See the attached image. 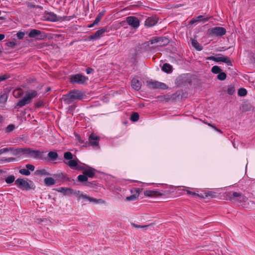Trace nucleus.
<instances>
[{"label":"nucleus","mask_w":255,"mask_h":255,"mask_svg":"<svg viewBox=\"0 0 255 255\" xmlns=\"http://www.w3.org/2000/svg\"><path fill=\"white\" fill-rule=\"evenodd\" d=\"M84 97V95L82 92L78 90H73L64 95L63 99L67 103L70 104L74 100H82Z\"/></svg>","instance_id":"nucleus-1"},{"label":"nucleus","mask_w":255,"mask_h":255,"mask_svg":"<svg viewBox=\"0 0 255 255\" xmlns=\"http://www.w3.org/2000/svg\"><path fill=\"white\" fill-rule=\"evenodd\" d=\"M37 96V92L35 90H29L26 92L24 97L19 100L17 103V106L22 107L29 104L32 99Z\"/></svg>","instance_id":"nucleus-2"},{"label":"nucleus","mask_w":255,"mask_h":255,"mask_svg":"<svg viewBox=\"0 0 255 255\" xmlns=\"http://www.w3.org/2000/svg\"><path fill=\"white\" fill-rule=\"evenodd\" d=\"M78 200L83 199L84 201H88L89 202L94 203L96 204H105V201L102 199H96L93 197L88 196L86 194L81 193L80 191H75L74 192Z\"/></svg>","instance_id":"nucleus-3"},{"label":"nucleus","mask_w":255,"mask_h":255,"mask_svg":"<svg viewBox=\"0 0 255 255\" xmlns=\"http://www.w3.org/2000/svg\"><path fill=\"white\" fill-rule=\"evenodd\" d=\"M65 163L71 168L75 170H82L84 168V164L81 163L78 160L71 159Z\"/></svg>","instance_id":"nucleus-4"},{"label":"nucleus","mask_w":255,"mask_h":255,"mask_svg":"<svg viewBox=\"0 0 255 255\" xmlns=\"http://www.w3.org/2000/svg\"><path fill=\"white\" fill-rule=\"evenodd\" d=\"M88 80V77L81 74H75L71 76L70 81L72 83L84 84Z\"/></svg>","instance_id":"nucleus-5"},{"label":"nucleus","mask_w":255,"mask_h":255,"mask_svg":"<svg viewBox=\"0 0 255 255\" xmlns=\"http://www.w3.org/2000/svg\"><path fill=\"white\" fill-rule=\"evenodd\" d=\"M226 33V30L222 27H215L210 29V34L212 36H221Z\"/></svg>","instance_id":"nucleus-6"},{"label":"nucleus","mask_w":255,"mask_h":255,"mask_svg":"<svg viewBox=\"0 0 255 255\" xmlns=\"http://www.w3.org/2000/svg\"><path fill=\"white\" fill-rule=\"evenodd\" d=\"M126 21L129 26L134 29H137L139 26V20L135 16H128L126 18Z\"/></svg>","instance_id":"nucleus-7"},{"label":"nucleus","mask_w":255,"mask_h":255,"mask_svg":"<svg viewBox=\"0 0 255 255\" xmlns=\"http://www.w3.org/2000/svg\"><path fill=\"white\" fill-rule=\"evenodd\" d=\"M15 184L19 188L22 190H29L30 187L28 182L21 178H18L15 181Z\"/></svg>","instance_id":"nucleus-8"},{"label":"nucleus","mask_w":255,"mask_h":255,"mask_svg":"<svg viewBox=\"0 0 255 255\" xmlns=\"http://www.w3.org/2000/svg\"><path fill=\"white\" fill-rule=\"evenodd\" d=\"M147 85L148 87L151 89H164L166 88L165 84L157 81H147Z\"/></svg>","instance_id":"nucleus-9"},{"label":"nucleus","mask_w":255,"mask_h":255,"mask_svg":"<svg viewBox=\"0 0 255 255\" xmlns=\"http://www.w3.org/2000/svg\"><path fill=\"white\" fill-rule=\"evenodd\" d=\"M90 144L94 147H99V137L94 133H92L89 138Z\"/></svg>","instance_id":"nucleus-10"},{"label":"nucleus","mask_w":255,"mask_h":255,"mask_svg":"<svg viewBox=\"0 0 255 255\" xmlns=\"http://www.w3.org/2000/svg\"><path fill=\"white\" fill-rule=\"evenodd\" d=\"M45 18L46 20L55 22L59 21L61 19V17L58 16L56 14L53 12H48L45 15Z\"/></svg>","instance_id":"nucleus-11"},{"label":"nucleus","mask_w":255,"mask_h":255,"mask_svg":"<svg viewBox=\"0 0 255 255\" xmlns=\"http://www.w3.org/2000/svg\"><path fill=\"white\" fill-rule=\"evenodd\" d=\"M107 31L106 28H103L100 30H97L94 34L91 35L89 37L90 39L96 40L100 38L103 36V34Z\"/></svg>","instance_id":"nucleus-12"},{"label":"nucleus","mask_w":255,"mask_h":255,"mask_svg":"<svg viewBox=\"0 0 255 255\" xmlns=\"http://www.w3.org/2000/svg\"><path fill=\"white\" fill-rule=\"evenodd\" d=\"M144 195L145 197H154L157 196H162L163 193L157 190H146L144 192Z\"/></svg>","instance_id":"nucleus-13"},{"label":"nucleus","mask_w":255,"mask_h":255,"mask_svg":"<svg viewBox=\"0 0 255 255\" xmlns=\"http://www.w3.org/2000/svg\"><path fill=\"white\" fill-rule=\"evenodd\" d=\"M158 21V19L155 16L148 17L145 21V25L147 27H152L154 26Z\"/></svg>","instance_id":"nucleus-14"},{"label":"nucleus","mask_w":255,"mask_h":255,"mask_svg":"<svg viewBox=\"0 0 255 255\" xmlns=\"http://www.w3.org/2000/svg\"><path fill=\"white\" fill-rule=\"evenodd\" d=\"M215 61L217 62H223L226 63L228 65H232L231 62L229 57L226 56H218L216 57Z\"/></svg>","instance_id":"nucleus-15"},{"label":"nucleus","mask_w":255,"mask_h":255,"mask_svg":"<svg viewBox=\"0 0 255 255\" xmlns=\"http://www.w3.org/2000/svg\"><path fill=\"white\" fill-rule=\"evenodd\" d=\"M131 87L136 91H138L141 87V82L137 79L134 78L131 81Z\"/></svg>","instance_id":"nucleus-16"},{"label":"nucleus","mask_w":255,"mask_h":255,"mask_svg":"<svg viewBox=\"0 0 255 255\" xmlns=\"http://www.w3.org/2000/svg\"><path fill=\"white\" fill-rule=\"evenodd\" d=\"M231 199L237 202H241L242 201H245V198L242 196L241 193L238 192H234Z\"/></svg>","instance_id":"nucleus-17"},{"label":"nucleus","mask_w":255,"mask_h":255,"mask_svg":"<svg viewBox=\"0 0 255 255\" xmlns=\"http://www.w3.org/2000/svg\"><path fill=\"white\" fill-rule=\"evenodd\" d=\"M57 191L59 192L63 193L64 195L74 194L75 192L72 189L65 187H60L57 189Z\"/></svg>","instance_id":"nucleus-18"},{"label":"nucleus","mask_w":255,"mask_h":255,"mask_svg":"<svg viewBox=\"0 0 255 255\" xmlns=\"http://www.w3.org/2000/svg\"><path fill=\"white\" fill-rule=\"evenodd\" d=\"M43 152L39 150L32 149L31 156V157L37 159H42Z\"/></svg>","instance_id":"nucleus-19"},{"label":"nucleus","mask_w":255,"mask_h":255,"mask_svg":"<svg viewBox=\"0 0 255 255\" xmlns=\"http://www.w3.org/2000/svg\"><path fill=\"white\" fill-rule=\"evenodd\" d=\"M105 12V11H103L100 12L98 14V15L97 16L96 18L94 20L93 23L92 24H90L89 26V27H92L94 25L98 24L100 22V21L101 20V19L102 18V17L104 15Z\"/></svg>","instance_id":"nucleus-20"},{"label":"nucleus","mask_w":255,"mask_h":255,"mask_svg":"<svg viewBox=\"0 0 255 255\" xmlns=\"http://www.w3.org/2000/svg\"><path fill=\"white\" fill-rule=\"evenodd\" d=\"M32 149L30 148H20L17 150V153L22 154L28 155L31 156Z\"/></svg>","instance_id":"nucleus-21"},{"label":"nucleus","mask_w":255,"mask_h":255,"mask_svg":"<svg viewBox=\"0 0 255 255\" xmlns=\"http://www.w3.org/2000/svg\"><path fill=\"white\" fill-rule=\"evenodd\" d=\"M56 183L55 179L52 177H46L44 180V183L45 186H51Z\"/></svg>","instance_id":"nucleus-22"},{"label":"nucleus","mask_w":255,"mask_h":255,"mask_svg":"<svg viewBox=\"0 0 255 255\" xmlns=\"http://www.w3.org/2000/svg\"><path fill=\"white\" fill-rule=\"evenodd\" d=\"M192 46L198 51H201L203 49V46L200 44L198 41L194 39H191Z\"/></svg>","instance_id":"nucleus-23"},{"label":"nucleus","mask_w":255,"mask_h":255,"mask_svg":"<svg viewBox=\"0 0 255 255\" xmlns=\"http://www.w3.org/2000/svg\"><path fill=\"white\" fill-rule=\"evenodd\" d=\"M41 33V31L37 29H32L28 33L29 37L34 38L36 36L39 35Z\"/></svg>","instance_id":"nucleus-24"},{"label":"nucleus","mask_w":255,"mask_h":255,"mask_svg":"<svg viewBox=\"0 0 255 255\" xmlns=\"http://www.w3.org/2000/svg\"><path fill=\"white\" fill-rule=\"evenodd\" d=\"M162 70L164 72L169 73H170L172 72V67L170 64H167V63H165L163 64V65L162 67Z\"/></svg>","instance_id":"nucleus-25"},{"label":"nucleus","mask_w":255,"mask_h":255,"mask_svg":"<svg viewBox=\"0 0 255 255\" xmlns=\"http://www.w3.org/2000/svg\"><path fill=\"white\" fill-rule=\"evenodd\" d=\"M23 94V91L21 89H17L13 91V95L16 98L20 97Z\"/></svg>","instance_id":"nucleus-26"},{"label":"nucleus","mask_w":255,"mask_h":255,"mask_svg":"<svg viewBox=\"0 0 255 255\" xmlns=\"http://www.w3.org/2000/svg\"><path fill=\"white\" fill-rule=\"evenodd\" d=\"M83 174H85L87 177H92L94 175L95 172L93 169L89 168L85 170L83 172Z\"/></svg>","instance_id":"nucleus-27"},{"label":"nucleus","mask_w":255,"mask_h":255,"mask_svg":"<svg viewBox=\"0 0 255 255\" xmlns=\"http://www.w3.org/2000/svg\"><path fill=\"white\" fill-rule=\"evenodd\" d=\"M48 157L51 160H55L58 157V154L56 152L50 151L48 153Z\"/></svg>","instance_id":"nucleus-28"},{"label":"nucleus","mask_w":255,"mask_h":255,"mask_svg":"<svg viewBox=\"0 0 255 255\" xmlns=\"http://www.w3.org/2000/svg\"><path fill=\"white\" fill-rule=\"evenodd\" d=\"M208 20V17L204 18L203 16L199 15V16H197L195 19L192 21L191 22L194 23L195 22H200V21H203L205 22L207 21Z\"/></svg>","instance_id":"nucleus-29"},{"label":"nucleus","mask_w":255,"mask_h":255,"mask_svg":"<svg viewBox=\"0 0 255 255\" xmlns=\"http://www.w3.org/2000/svg\"><path fill=\"white\" fill-rule=\"evenodd\" d=\"M14 180H15V177L14 175H12L8 176L5 179V182L7 184H11V183H13L14 181Z\"/></svg>","instance_id":"nucleus-30"},{"label":"nucleus","mask_w":255,"mask_h":255,"mask_svg":"<svg viewBox=\"0 0 255 255\" xmlns=\"http://www.w3.org/2000/svg\"><path fill=\"white\" fill-rule=\"evenodd\" d=\"M35 174L39 175H49V173L46 171L45 169H39L37 170L35 172Z\"/></svg>","instance_id":"nucleus-31"},{"label":"nucleus","mask_w":255,"mask_h":255,"mask_svg":"<svg viewBox=\"0 0 255 255\" xmlns=\"http://www.w3.org/2000/svg\"><path fill=\"white\" fill-rule=\"evenodd\" d=\"M138 198L137 194H133L127 197L126 198V200L128 201H134L136 200Z\"/></svg>","instance_id":"nucleus-32"},{"label":"nucleus","mask_w":255,"mask_h":255,"mask_svg":"<svg viewBox=\"0 0 255 255\" xmlns=\"http://www.w3.org/2000/svg\"><path fill=\"white\" fill-rule=\"evenodd\" d=\"M211 71L214 74H219L221 72V69L218 66H214L212 68Z\"/></svg>","instance_id":"nucleus-33"},{"label":"nucleus","mask_w":255,"mask_h":255,"mask_svg":"<svg viewBox=\"0 0 255 255\" xmlns=\"http://www.w3.org/2000/svg\"><path fill=\"white\" fill-rule=\"evenodd\" d=\"M138 119H139V115H138V113H133L130 117V120L132 122H136L138 121Z\"/></svg>","instance_id":"nucleus-34"},{"label":"nucleus","mask_w":255,"mask_h":255,"mask_svg":"<svg viewBox=\"0 0 255 255\" xmlns=\"http://www.w3.org/2000/svg\"><path fill=\"white\" fill-rule=\"evenodd\" d=\"M19 173L22 175H29L30 174V171L27 168H22L19 170Z\"/></svg>","instance_id":"nucleus-35"},{"label":"nucleus","mask_w":255,"mask_h":255,"mask_svg":"<svg viewBox=\"0 0 255 255\" xmlns=\"http://www.w3.org/2000/svg\"><path fill=\"white\" fill-rule=\"evenodd\" d=\"M65 159L70 160L73 158V154L70 152H66L64 154Z\"/></svg>","instance_id":"nucleus-36"},{"label":"nucleus","mask_w":255,"mask_h":255,"mask_svg":"<svg viewBox=\"0 0 255 255\" xmlns=\"http://www.w3.org/2000/svg\"><path fill=\"white\" fill-rule=\"evenodd\" d=\"M247 90L244 88H240L238 90V95L240 96H245L247 95Z\"/></svg>","instance_id":"nucleus-37"},{"label":"nucleus","mask_w":255,"mask_h":255,"mask_svg":"<svg viewBox=\"0 0 255 255\" xmlns=\"http://www.w3.org/2000/svg\"><path fill=\"white\" fill-rule=\"evenodd\" d=\"M162 41H163V38L162 37H157L151 40V43H157Z\"/></svg>","instance_id":"nucleus-38"},{"label":"nucleus","mask_w":255,"mask_h":255,"mask_svg":"<svg viewBox=\"0 0 255 255\" xmlns=\"http://www.w3.org/2000/svg\"><path fill=\"white\" fill-rule=\"evenodd\" d=\"M208 197H214V195L213 193H212V192H206L204 193V195L201 194V198H207Z\"/></svg>","instance_id":"nucleus-39"},{"label":"nucleus","mask_w":255,"mask_h":255,"mask_svg":"<svg viewBox=\"0 0 255 255\" xmlns=\"http://www.w3.org/2000/svg\"><path fill=\"white\" fill-rule=\"evenodd\" d=\"M78 179L79 181H80L81 182H85L87 180L88 178L86 176V175L84 174L83 175H79L78 176Z\"/></svg>","instance_id":"nucleus-40"},{"label":"nucleus","mask_w":255,"mask_h":255,"mask_svg":"<svg viewBox=\"0 0 255 255\" xmlns=\"http://www.w3.org/2000/svg\"><path fill=\"white\" fill-rule=\"evenodd\" d=\"M227 92L229 95H233L235 92L234 87L232 85L229 86L228 88Z\"/></svg>","instance_id":"nucleus-41"},{"label":"nucleus","mask_w":255,"mask_h":255,"mask_svg":"<svg viewBox=\"0 0 255 255\" xmlns=\"http://www.w3.org/2000/svg\"><path fill=\"white\" fill-rule=\"evenodd\" d=\"M7 99V95L6 94H2L0 96V102L4 103Z\"/></svg>","instance_id":"nucleus-42"},{"label":"nucleus","mask_w":255,"mask_h":255,"mask_svg":"<svg viewBox=\"0 0 255 255\" xmlns=\"http://www.w3.org/2000/svg\"><path fill=\"white\" fill-rule=\"evenodd\" d=\"M218 79L220 80H224L226 78V74L224 72H220L217 76Z\"/></svg>","instance_id":"nucleus-43"},{"label":"nucleus","mask_w":255,"mask_h":255,"mask_svg":"<svg viewBox=\"0 0 255 255\" xmlns=\"http://www.w3.org/2000/svg\"><path fill=\"white\" fill-rule=\"evenodd\" d=\"M142 188H134V192H135L134 194H137V197H138L139 194L142 192Z\"/></svg>","instance_id":"nucleus-44"},{"label":"nucleus","mask_w":255,"mask_h":255,"mask_svg":"<svg viewBox=\"0 0 255 255\" xmlns=\"http://www.w3.org/2000/svg\"><path fill=\"white\" fill-rule=\"evenodd\" d=\"M26 167L29 171L31 170L32 171H34L35 169V167L33 165L29 164H26Z\"/></svg>","instance_id":"nucleus-45"},{"label":"nucleus","mask_w":255,"mask_h":255,"mask_svg":"<svg viewBox=\"0 0 255 255\" xmlns=\"http://www.w3.org/2000/svg\"><path fill=\"white\" fill-rule=\"evenodd\" d=\"M10 150H11V148H3L2 149H0V155L3 153L9 151Z\"/></svg>","instance_id":"nucleus-46"},{"label":"nucleus","mask_w":255,"mask_h":255,"mask_svg":"<svg viewBox=\"0 0 255 255\" xmlns=\"http://www.w3.org/2000/svg\"><path fill=\"white\" fill-rule=\"evenodd\" d=\"M24 33L22 32H19L17 33V37L19 39H22L24 36Z\"/></svg>","instance_id":"nucleus-47"},{"label":"nucleus","mask_w":255,"mask_h":255,"mask_svg":"<svg viewBox=\"0 0 255 255\" xmlns=\"http://www.w3.org/2000/svg\"><path fill=\"white\" fill-rule=\"evenodd\" d=\"M14 128V126L12 125H10L6 128V130L8 132L13 130Z\"/></svg>","instance_id":"nucleus-48"},{"label":"nucleus","mask_w":255,"mask_h":255,"mask_svg":"<svg viewBox=\"0 0 255 255\" xmlns=\"http://www.w3.org/2000/svg\"><path fill=\"white\" fill-rule=\"evenodd\" d=\"M186 191H187V193L188 194H190V195H194V196H198L201 197V195H199L198 194H197V193H196L195 192H193L190 191L189 190H187Z\"/></svg>","instance_id":"nucleus-49"},{"label":"nucleus","mask_w":255,"mask_h":255,"mask_svg":"<svg viewBox=\"0 0 255 255\" xmlns=\"http://www.w3.org/2000/svg\"><path fill=\"white\" fill-rule=\"evenodd\" d=\"M53 176L56 177H59V178H63L64 177V175L63 173L62 172L56 174H54Z\"/></svg>","instance_id":"nucleus-50"},{"label":"nucleus","mask_w":255,"mask_h":255,"mask_svg":"<svg viewBox=\"0 0 255 255\" xmlns=\"http://www.w3.org/2000/svg\"><path fill=\"white\" fill-rule=\"evenodd\" d=\"M7 78V77L6 75H2L0 76V82L1 81H4Z\"/></svg>","instance_id":"nucleus-51"},{"label":"nucleus","mask_w":255,"mask_h":255,"mask_svg":"<svg viewBox=\"0 0 255 255\" xmlns=\"http://www.w3.org/2000/svg\"><path fill=\"white\" fill-rule=\"evenodd\" d=\"M216 57L215 56H209L206 58V59L208 60H213L215 61Z\"/></svg>","instance_id":"nucleus-52"},{"label":"nucleus","mask_w":255,"mask_h":255,"mask_svg":"<svg viewBox=\"0 0 255 255\" xmlns=\"http://www.w3.org/2000/svg\"><path fill=\"white\" fill-rule=\"evenodd\" d=\"M93 71V69L89 68L86 69V73L87 74H89L91 73Z\"/></svg>","instance_id":"nucleus-53"},{"label":"nucleus","mask_w":255,"mask_h":255,"mask_svg":"<svg viewBox=\"0 0 255 255\" xmlns=\"http://www.w3.org/2000/svg\"><path fill=\"white\" fill-rule=\"evenodd\" d=\"M209 126H211V127H213V128H215V129L217 131H218V132H221V133L222 132V131H221V130H220V129L217 128H215V127H214V126H212V125H211V124H209Z\"/></svg>","instance_id":"nucleus-54"},{"label":"nucleus","mask_w":255,"mask_h":255,"mask_svg":"<svg viewBox=\"0 0 255 255\" xmlns=\"http://www.w3.org/2000/svg\"><path fill=\"white\" fill-rule=\"evenodd\" d=\"M13 158H12L5 159L4 160V161H5V162H11V161H13Z\"/></svg>","instance_id":"nucleus-55"},{"label":"nucleus","mask_w":255,"mask_h":255,"mask_svg":"<svg viewBox=\"0 0 255 255\" xmlns=\"http://www.w3.org/2000/svg\"><path fill=\"white\" fill-rule=\"evenodd\" d=\"M5 36L4 34H0V41L4 39Z\"/></svg>","instance_id":"nucleus-56"},{"label":"nucleus","mask_w":255,"mask_h":255,"mask_svg":"<svg viewBox=\"0 0 255 255\" xmlns=\"http://www.w3.org/2000/svg\"><path fill=\"white\" fill-rule=\"evenodd\" d=\"M130 192L131 193L134 194L135 193V192H134V188H132L130 190Z\"/></svg>","instance_id":"nucleus-57"},{"label":"nucleus","mask_w":255,"mask_h":255,"mask_svg":"<svg viewBox=\"0 0 255 255\" xmlns=\"http://www.w3.org/2000/svg\"><path fill=\"white\" fill-rule=\"evenodd\" d=\"M2 121V117L0 115V123Z\"/></svg>","instance_id":"nucleus-58"},{"label":"nucleus","mask_w":255,"mask_h":255,"mask_svg":"<svg viewBox=\"0 0 255 255\" xmlns=\"http://www.w3.org/2000/svg\"><path fill=\"white\" fill-rule=\"evenodd\" d=\"M251 106H250V108L247 110H250L251 109Z\"/></svg>","instance_id":"nucleus-59"},{"label":"nucleus","mask_w":255,"mask_h":255,"mask_svg":"<svg viewBox=\"0 0 255 255\" xmlns=\"http://www.w3.org/2000/svg\"><path fill=\"white\" fill-rule=\"evenodd\" d=\"M2 19V17H0V19Z\"/></svg>","instance_id":"nucleus-60"}]
</instances>
